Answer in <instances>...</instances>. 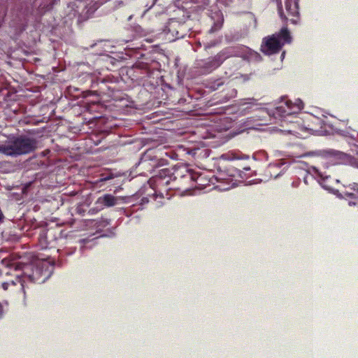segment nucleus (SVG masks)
<instances>
[{
  "label": "nucleus",
  "mask_w": 358,
  "mask_h": 358,
  "mask_svg": "<svg viewBox=\"0 0 358 358\" xmlns=\"http://www.w3.org/2000/svg\"><path fill=\"white\" fill-rule=\"evenodd\" d=\"M292 41L290 33L287 27H282L279 32L264 38L261 50L268 55L278 53L285 43Z\"/></svg>",
  "instance_id": "nucleus-3"
},
{
  "label": "nucleus",
  "mask_w": 358,
  "mask_h": 358,
  "mask_svg": "<svg viewBox=\"0 0 358 358\" xmlns=\"http://www.w3.org/2000/svg\"><path fill=\"white\" fill-rule=\"evenodd\" d=\"M285 54V52H283L282 54V57H284Z\"/></svg>",
  "instance_id": "nucleus-22"
},
{
  "label": "nucleus",
  "mask_w": 358,
  "mask_h": 358,
  "mask_svg": "<svg viewBox=\"0 0 358 358\" xmlns=\"http://www.w3.org/2000/svg\"><path fill=\"white\" fill-rule=\"evenodd\" d=\"M223 85V82L221 79L216 80L213 85L210 86V88H212L213 90H218L220 86Z\"/></svg>",
  "instance_id": "nucleus-14"
},
{
  "label": "nucleus",
  "mask_w": 358,
  "mask_h": 358,
  "mask_svg": "<svg viewBox=\"0 0 358 358\" xmlns=\"http://www.w3.org/2000/svg\"><path fill=\"white\" fill-rule=\"evenodd\" d=\"M113 178V175L111 173L110 174H108L107 176H104V175H101L100 179H99L96 182H105V181H107L110 179H112Z\"/></svg>",
  "instance_id": "nucleus-15"
},
{
  "label": "nucleus",
  "mask_w": 358,
  "mask_h": 358,
  "mask_svg": "<svg viewBox=\"0 0 358 358\" xmlns=\"http://www.w3.org/2000/svg\"><path fill=\"white\" fill-rule=\"evenodd\" d=\"M187 175H181L182 180L189 179L195 182V187L202 189L206 188L210 183L214 184V176H210L205 172H195L191 170L187 171Z\"/></svg>",
  "instance_id": "nucleus-6"
},
{
  "label": "nucleus",
  "mask_w": 358,
  "mask_h": 358,
  "mask_svg": "<svg viewBox=\"0 0 358 358\" xmlns=\"http://www.w3.org/2000/svg\"><path fill=\"white\" fill-rule=\"evenodd\" d=\"M141 164H144L145 162H146V159H145V157H143L142 159H141Z\"/></svg>",
  "instance_id": "nucleus-19"
},
{
  "label": "nucleus",
  "mask_w": 358,
  "mask_h": 358,
  "mask_svg": "<svg viewBox=\"0 0 358 358\" xmlns=\"http://www.w3.org/2000/svg\"><path fill=\"white\" fill-rule=\"evenodd\" d=\"M312 170L318 177H320L323 182L328 180L331 178V175L329 174L328 171L326 170L324 165L322 167H316L313 166Z\"/></svg>",
  "instance_id": "nucleus-11"
},
{
  "label": "nucleus",
  "mask_w": 358,
  "mask_h": 358,
  "mask_svg": "<svg viewBox=\"0 0 358 358\" xmlns=\"http://www.w3.org/2000/svg\"><path fill=\"white\" fill-rule=\"evenodd\" d=\"M322 155L334 164L345 163L349 160L350 156L343 152L334 149H327L322 151Z\"/></svg>",
  "instance_id": "nucleus-8"
},
{
  "label": "nucleus",
  "mask_w": 358,
  "mask_h": 358,
  "mask_svg": "<svg viewBox=\"0 0 358 358\" xmlns=\"http://www.w3.org/2000/svg\"><path fill=\"white\" fill-rule=\"evenodd\" d=\"M285 7L289 15H292L293 14H299L296 3L292 4L291 1L287 0L285 2Z\"/></svg>",
  "instance_id": "nucleus-13"
},
{
  "label": "nucleus",
  "mask_w": 358,
  "mask_h": 358,
  "mask_svg": "<svg viewBox=\"0 0 358 358\" xmlns=\"http://www.w3.org/2000/svg\"><path fill=\"white\" fill-rule=\"evenodd\" d=\"M245 170L248 171L250 170V168H244Z\"/></svg>",
  "instance_id": "nucleus-21"
},
{
  "label": "nucleus",
  "mask_w": 358,
  "mask_h": 358,
  "mask_svg": "<svg viewBox=\"0 0 358 358\" xmlns=\"http://www.w3.org/2000/svg\"><path fill=\"white\" fill-rule=\"evenodd\" d=\"M9 271H5L6 275H10V271H22L15 275L19 278L22 288L27 282L41 284L50 278L53 273V265L47 262H38L36 265L24 264L21 262L12 261L8 264Z\"/></svg>",
  "instance_id": "nucleus-1"
},
{
  "label": "nucleus",
  "mask_w": 358,
  "mask_h": 358,
  "mask_svg": "<svg viewBox=\"0 0 358 358\" xmlns=\"http://www.w3.org/2000/svg\"><path fill=\"white\" fill-rule=\"evenodd\" d=\"M357 167H358V162H357Z\"/></svg>",
  "instance_id": "nucleus-23"
},
{
  "label": "nucleus",
  "mask_w": 358,
  "mask_h": 358,
  "mask_svg": "<svg viewBox=\"0 0 358 358\" xmlns=\"http://www.w3.org/2000/svg\"><path fill=\"white\" fill-rule=\"evenodd\" d=\"M36 138L21 135L13 138L7 144L0 145V153L8 156H19L29 154L36 150Z\"/></svg>",
  "instance_id": "nucleus-2"
},
{
  "label": "nucleus",
  "mask_w": 358,
  "mask_h": 358,
  "mask_svg": "<svg viewBox=\"0 0 358 358\" xmlns=\"http://www.w3.org/2000/svg\"><path fill=\"white\" fill-rule=\"evenodd\" d=\"M52 231L50 229L47 230L46 234H45V238L47 239H48L50 238V235H52Z\"/></svg>",
  "instance_id": "nucleus-16"
},
{
  "label": "nucleus",
  "mask_w": 358,
  "mask_h": 358,
  "mask_svg": "<svg viewBox=\"0 0 358 358\" xmlns=\"http://www.w3.org/2000/svg\"><path fill=\"white\" fill-rule=\"evenodd\" d=\"M348 188L351 191L345 189L343 192V194L348 198L355 199L358 201V183L353 182L350 184Z\"/></svg>",
  "instance_id": "nucleus-10"
},
{
  "label": "nucleus",
  "mask_w": 358,
  "mask_h": 358,
  "mask_svg": "<svg viewBox=\"0 0 358 358\" xmlns=\"http://www.w3.org/2000/svg\"><path fill=\"white\" fill-rule=\"evenodd\" d=\"M209 47H210V46H209L208 45H205V48H206H206H209Z\"/></svg>",
  "instance_id": "nucleus-20"
},
{
  "label": "nucleus",
  "mask_w": 358,
  "mask_h": 358,
  "mask_svg": "<svg viewBox=\"0 0 358 358\" xmlns=\"http://www.w3.org/2000/svg\"><path fill=\"white\" fill-rule=\"evenodd\" d=\"M176 178V173H172L170 169H162L157 175L154 176L150 179V182L155 183L157 188L167 187L169 189H180V187L173 184L171 185Z\"/></svg>",
  "instance_id": "nucleus-5"
},
{
  "label": "nucleus",
  "mask_w": 358,
  "mask_h": 358,
  "mask_svg": "<svg viewBox=\"0 0 358 358\" xmlns=\"http://www.w3.org/2000/svg\"><path fill=\"white\" fill-rule=\"evenodd\" d=\"M278 13H279V15L280 17V18L282 20H289L291 23L294 24H297L298 21H299V14H293L291 16L292 17V18L289 19L287 18L283 11H282V6H278Z\"/></svg>",
  "instance_id": "nucleus-12"
},
{
  "label": "nucleus",
  "mask_w": 358,
  "mask_h": 358,
  "mask_svg": "<svg viewBox=\"0 0 358 358\" xmlns=\"http://www.w3.org/2000/svg\"><path fill=\"white\" fill-rule=\"evenodd\" d=\"M228 57L224 51L218 52L213 57H209L206 60L199 64V68L202 69L203 73H209L217 69L223 62Z\"/></svg>",
  "instance_id": "nucleus-7"
},
{
  "label": "nucleus",
  "mask_w": 358,
  "mask_h": 358,
  "mask_svg": "<svg viewBox=\"0 0 358 358\" xmlns=\"http://www.w3.org/2000/svg\"><path fill=\"white\" fill-rule=\"evenodd\" d=\"M117 203L118 198L110 194H105L99 196L96 201V204L101 208L113 207Z\"/></svg>",
  "instance_id": "nucleus-9"
},
{
  "label": "nucleus",
  "mask_w": 358,
  "mask_h": 358,
  "mask_svg": "<svg viewBox=\"0 0 358 358\" xmlns=\"http://www.w3.org/2000/svg\"><path fill=\"white\" fill-rule=\"evenodd\" d=\"M8 286H9V284L8 282H3V283H2V285H1L2 288L5 290L8 289Z\"/></svg>",
  "instance_id": "nucleus-17"
},
{
  "label": "nucleus",
  "mask_w": 358,
  "mask_h": 358,
  "mask_svg": "<svg viewBox=\"0 0 358 358\" xmlns=\"http://www.w3.org/2000/svg\"><path fill=\"white\" fill-rule=\"evenodd\" d=\"M246 129H247V127H245L243 129H241V130H240L239 131L236 132V133H235V134H241V133H242L243 131H245Z\"/></svg>",
  "instance_id": "nucleus-18"
},
{
  "label": "nucleus",
  "mask_w": 358,
  "mask_h": 358,
  "mask_svg": "<svg viewBox=\"0 0 358 358\" xmlns=\"http://www.w3.org/2000/svg\"><path fill=\"white\" fill-rule=\"evenodd\" d=\"M303 108V103L301 100L297 99L294 103H292L290 100L283 99L275 108L274 115L275 117L285 118L297 114Z\"/></svg>",
  "instance_id": "nucleus-4"
}]
</instances>
